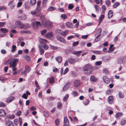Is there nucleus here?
Masks as SVG:
<instances>
[{
	"instance_id": "nucleus-1",
	"label": "nucleus",
	"mask_w": 126,
	"mask_h": 126,
	"mask_svg": "<svg viewBox=\"0 0 126 126\" xmlns=\"http://www.w3.org/2000/svg\"><path fill=\"white\" fill-rule=\"evenodd\" d=\"M39 11H39H37L36 8L35 9V11H33L31 12V13L32 15L37 16H40V20L42 21L43 24L44 25L46 24L47 23L46 19L45 17V16L42 15L41 14H37Z\"/></svg>"
},
{
	"instance_id": "nucleus-2",
	"label": "nucleus",
	"mask_w": 126,
	"mask_h": 126,
	"mask_svg": "<svg viewBox=\"0 0 126 126\" xmlns=\"http://www.w3.org/2000/svg\"><path fill=\"white\" fill-rule=\"evenodd\" d=\"M15 25L16 28L21 29H27L30 27V26L29 24H24L22 22L19 20L16 21Z\"/></svg>"
},
{
	"instance_id": "nucleus-3",
	"label": "nucleus",
	"mask_w": 126,
	"mask_h": 126,
	"mask_svg": "<svg viewBox=\"0 0 126 126\" xmlns=\"http://www.w3.org/2000/svg\"><path fill=\"white\" fill-rule=\"evenodd\" d=\"M83 69L84 73L86 75H90L93 70V67L89 64L85 66Z\"/></svg>"
},
{
	"instance_id": "nucleus-4",
	"label": "nucleus",
	"mask_w": 126,
	"mask_h": 126,
	"mask_svg": "<svg viewBox=\"0 0 126 126\" xmlns=\"http://www.w3.org/2000/svg\"><path fill=\"white\" fill-rule=\"evenodd\" d=\"M19 60L18 59H15L13 61L12 64L10 65V67H12V70L13 71H16L17 70V68L16 67V63L18 62Z\"/></svg>"
},
{
	"instance_id": "nucleus-5",
	"label": "nucleus",
	"mask_w": 126,
	"mask_h": 126,
	"mask_svg": "<svg viewBox=\"0 0 126 126\" xmlns=\"http://www.w3.org/2000/svg\"><path fill=\"white\" fill-rule=\"evenodd\" d=\"M19 126H21L22 124V120L21 118H19V119H15L14 120V123L15 125H17L19 124Z\"/></svg>"
},
{
	"instance_id": "nucleus-6",
	"label": "nucleus",
	"mask_w": 126,
	"mask_h": 126,
	"mask_svg": "<svg viewBox=\"0 0 126 126\" xmlns=\"http://www.w3.org/2000/svg\"><path fill=\"white\" fill-rule=\"evenodd\" d=\"M41 25V24L40 22L36 21L35 22V24L32 25V26L34 29H37L38 27Z\"/></svg>"
},
{
	"instance_id": "nucleus-7",
	"label": "nucleus",
	"mask_w": 126,
	"mask_h": 126,
	"mask_svg": "<svg viewBox=\"0 0 126 126\" xmlns=\"http://www.w3.org/2000/svg\"><path fill=\"white\" fill-rule=\"evenodd\" d=\"M70 82H67L63 87V90L64 91L67 90L70 87Z\"/></svg>"
},
{
	"instance_id": "nucleus-8",
	"label": "nucleus",
	"mask_w": 126,
	"mask_h": 126,
	"mask_svg": "<svg viewBox=\"0 0 126 126\" xmlns=\"http://www.w3.org/2000/svg\"><path fill=\"white\" fill-rule=\"evenodd\" d=\"M56 38L58 40L62 43H65L66 42V41L64 39L63 37L61 36L57 35L56 36Z\"/></svg>"
},
{
	"instance_id": "nucleus-9",
	"label": "nucleus",
	"mask_w": 126,
	"mask_h": 126,
	"mask_svg": "<svg viewBox=\"0 0 126 126\" xmlns=\"http://www.w3.org/2000/svg\"><path fill=\"white\" fill-rule=\"evenodd\" d=\"M102 79L104 81L106 84H108L110 83V80L107 76H103L102 77Z\"/></svg>"
},
{
	"instance_id": "nucleus-10",
	"label": "nucleus",
	"mask_w": 126,
	"mask_h": 126,
	"mask_svg": "<svg viewBox=\"0 0 126 126\" xmlns=\"http://www.w3.org/2000/svg\"><path fill=\"white\" fill-rule=\"evenodd\" d=\"M45 37L47 38H51L53 37V33L52 32H49L46 33L45 35Z\"/></svg>"
},
{
	"instance_id": "nucleus-11",
	"label": "nucleus",
	"mask_w": 126,
	"mask_h": 126,
	"mask_svg": "<svg viewBox=\"0 0 126 126\" xmlns=\"http://www.w3.org/2000/svg\"><path fill=\"white\" fill-rule=\"evenodd\" d=\"M64 124L63 126H69V121L66 117H64Z\"/></svg>"
},
{
	"instance_id": "nucleus-12",
	"label": "nucleus",
	"mask_w": 126,
	"mask_h": 126,
	"mask_svg": "<svg viewBox=\"0 0 126 126\" xmlns=\"http://www.w3.org/2000/svg\"><path fill=\"white\" fill-rule=\"evenodd\" d=\"M80 83V81L78 80H75L74 82V86L75 87H77L79 86Z\"/></svg>"
},
{
	"instance_id": "nucleus-13",
	"label": "nucleus",
	"mask_w": 126,
	"mask_h": 126,
	"mask_svg": "<svg viewBox=\"0 0 126 126\" xmlns=\"http://www.w3.org/2000/svg\"><path fill=\"white\" fill-rule=\"evenodd\" d=\"M40 42L41 44H45L47 42V41L44 39L40 38L39 39Z\"/></svg>"
},
{
	"instance_id": "nucleus-14",
	"label": "nucleus",
	"mask_w": 126,
	"mask_h": 126,
	"mask_svg": "<svg viewBox=\"0 0 126 126\" xmlns=\"http://www.w3.org/2000/svg\"><path fill=\"white\" fill-rule=\"evenodd\" d=\"M113 98L112 96H110L108 98V101L109 104H111L113 102Z\"/></svg>"
},
{
	"instance_id": "nucleus-15",
	"label": "nucleus",
	"mask_w": 126,
	"mask_h": 126,
	"mask_svg": "<svg viewBox=\"0 0 126 126\" xmlns=\"http://www.w3.org/2000/svg\"><path fill=\"white\" fill-rule=\"evenodd\" d=\"M102 32V29L101 28H99L95 34V36H100L101 35V33Z\"/></svg>"
},
{
	"instance_id": "nucleus-16",
	"label": "nucleus",
	"mask_w": 126,
	"mask_h": 126,
	"mask_svg": "<svg viewBox=\"0 0 126 126\" xmlns=\"http://www.w3.org/2000/svg\"><path fill=\"white\" fill-rule=\"evenodd\" d=\"M15 3L13 2V1H12L10 2L8 4V5L10 6V7L11 9H13L15 6Z\"/></svg>"
},
{
	"instance_id": "nucleus-17",
	"label": "nucleus",
	"mask_w": 126,
	"mask_h": 126,
	"mask_svg": "<svg viewBox=\"0 0 126 126\" xmlns=\"http://www.w3.org/2000/svg\"><path fill=\"white\" fill-rule=\"evenodd\" d=\"M6 114V113L5 110H0V116H4Z\"/></svg>"
},
{
	"instance_id": "nucleus-18",
	"label": "nucleus",
	"mask_w": 126,
	"mask_h": 126,
	"mask_svg": "<svg viewBox=\"0 0 126 126\" xmlns=\"http://www.w3.org/2000/svg\"><path fill=\"white\" fill-rule=\"evenodd\" d=\"M12 59H10L7 60L6 61V62L4 63V64L5 65L8 64H9L10 66V65L11 64H12Z\"/></svg>"
},
{
	"instance_id": "nucleus-19",
	"label": "nucleus",
	"mask_w": 126,
	"mask_h": 126,
	"mask_svg": "<svg viewBox=\"0 0 126 126\" xmlns=\"http://www.w3.org/2000/svg\"><path fill=\"white\" fill-rule=\"evenodd\" d=\"M90 80L94 82H95L97 80V79L93 75L90 78Z\"/></svg>"
},
{
	"instance_id": "nucleus-20",
	"label": "nucleus",
	"mask_w": 126,
	"mask_h": 126,
	"mask_svg": "<svg viewBox=\"0 0 126 126\" xmlns=\"http://www.w3.org/2000/svg\"><path fill=\"white\" fill-rule=\"evenodd\" d=\"M14 98L13 96H11L8 97L6 99V102H7L10 103L11 102Z\"/></svg>"
},
{
	"instance_id": "nucleus-21",
	"label": "nucleus",
	"mask_w": 126,
	"mask_h": 126,
	"mask_svg": "<svg viewBox=\"0 0 126 126\" xmlns=\"http://www.w3.org/2000/svg\"><path fill=\"white\" fill-rule=\"evenodd\" d=\"M68 60L69 63L70 64L75 63L76 62L74 59L72 58L68 59Z\"/></svg>"
},
{
	"instance_id": "nucleus-22",
	"label": "nucleus",
	"mask_w": 126,
	"mask_h": 126,
	"mask_svg": "<svg viewBox=\"0 0 126 126\" xmlns=\"http://www.w3.org/2000/svg\"><path fill=\"white\" fill-rule=\"evenodd\" d=\"M68 31L66 30H65L64 31H62L61 35L63 36H65L68 34Z\"/></svg>"
},
{
	"instance_id": "nucleus-23",
	"label": "nucleus",
	"mask_w": 126,
	"mask_h": 126,
	"mask_svg": "<svg viewBox=\"0 0 126 126\" xmlns=\"http://www.w3.org/2000/svg\"><path fill=\"white\" fill-rule=\"evenodd\" d=\"M55 81L53 77L52 76L49 78V82L50 84H53Z\"/></svg>"
},
{
	"instance_id": "nucleus-24",
	"label": "nucleus",
	"mask_w": 126,
	"mask_h": 126,
	"mask_svg": "<svg viewBox=\"0 0 126 126\" xmlns=\"http://www.w3.org/2000/svg\"><path fill=\"white\" fill-rule=\"evenodd\" d=\"M41 1L40 0L38 1L37 3V6L36 7V10L37 11H39V10L40 8V7L39 6L41 5Z\"/></svg>"
},
{
	"instance_id": "nucleus-25",
	"label": "nucleus",
	"mask_w": 126,
	"mask_h": 126,
	"mask_svg": "<svg viewBox=\"0 0 126 126\" xmlns=\"http://www.w3.org/2000/svg\"><path fill=\"white\" fill-rule=\"evenodd\" d=\"M47 2V0H43L42 3L43 7H45L46 6Z\"/></svg>"
},
{
	"instance_id": "nucleus-26",
	"label": "nucleus",
	"mask_w": 126,
	"mask_h": 126,
	"mask_svg": "<svg viewBox=\"0 0 126 126\" xmlns=\"http://www.w3.org/2000/svg\"><path fill=\"white\" fill-rule=\"evenodd\" d=\"M123 57H121L119 58L117 62L118 63L120 64L123 63Z\"/></svg>"
},
{
	"instance_id": "nucleus-27",
	"label": "nucleus",
	"mask_w": 126,
	"mask_h": 126,
	"mask_svg": "<svg viewBox=\"0 0 126 126\" xmlns=\"http://www.w3.org/2000/svg\"><path fill=\"white\" fill-rule=\"evenodd\" d=\"M104 15H102L100 16L99 17V24H100V23H101V21L104 18Z\"/></svg>"
},
{
	"instance_id": "nucleus-28",
	"label": "nucleus",
	"mask_w": 126,
	"mask_h": 126,
	"mask_svg": "<svg viewBox=\"0 0 126 126\" xmlns=\"http://www.w3.org/2000/svg\"><path fill=\"white\" fill-rule=\"evenodd\" d=\"M56 61L59 63H61L62 61V58L60 56H59L56 58Z\"/></svg>"
},
{
	"instance_id": "nucleus-29",
	"label": "nucleus",
	"mask_w": 126,
	"mask_h": 126,
	"mask_svg": "<svg viewBox=\"0 0 126 126\" xmlns=\"http://www.w3.org/2000/svg\"><path fill=\"white\" fill-rule=\"evenodd\" d=\"M113 16L112 12L111 10H110L109 11L108 14V17L109 18H110L112 17Z\"/></svg>"
},
{
	"instance_id": "nucleus-30",
	"label": "nucleus",
	"mask_w": 126,
	"mask_h": 126,
	"mask_svg": "<svg viewBox=\"0 0 126 126\" xmlns=\"http://www.w3.org/2000/svg\"><path fill=\"white\" fill-rule=\"evenodd\" d=\"M39 50L40 53V54L41 55H43L44 54V51L42 48L40 46L39 47Z\"/></svg>"
},
{
	"instance_id": "nucleus-31",
	"label": "nucleus",
	"mask_w": 126,
	"mask_h": 126,
	"mask_svg": "<svg viewBox=\"0 0 126 126\" xmlns=\"http://www.w3.org/2000/svg\"><path fill=\"white\" fill-rule=\"evenodd\" d=\"M123 115V114L121 113L118 112L115 115V117L116 118H118Z\"/></svg>"
},
{
	"instance_id": "nucleus-32",
	"label": "nucleus",
	"mask_w": 126,
	"mask_h": 126,
	"mask_svg": "<svg viewBox=\"0 0 126 126\" xmlns=\"http://www.w3.org/2000/svg\"><path fill=\"white\" fill-rule=\"evenodd\" d=\"M66 26L68 28H70L72 27V24L69 22H67L65 23Z\"/></svg>"
},
{
	"instance_id": "nucleus-33",
	"label": "nucleus",
	"mask_w": 126,
	"mask_h": 126,
	"mask_svg": "<svg viewBox=\"0 0 126 126\" xmlns=\"http://www.w3.org/2000/svg\"><path fill=\"white\" fill-rule=\"evenodd\" d=\"M7 126H14L13 122L10 121H8L7 123Z\"/></svg>"
},
{
	"instance_id": "nucleus-34",
	"label": "nucleus",
	"mask_w": 126,
	"mask_h": 126,
	"mask_svg": "<svg viewBox=\"0 0 126 126\" xmlns=\"http://www.w3.org/2000/svg\"><path fill=\"white\" fill-rule=\"evenodd\" d=\"M0 30L2 32L4 33H6L8 32V30L6 28H1Z\"/></svg>"
},
{
	"instance_id": "nucleus-35",
	"label": "nucleus",
	"mask_w": 126,
	"mask_h": 126,
	"mask_svg": "<svg viewBox=\"0 0 126 126\" xmlns=\"http://www.w3.org/2000/svg\"><path fill=\"white\" fill-rule=\"evenodd\" d=\"M62 31L61 30L57 29L55 30V32L58 35L59 34H60L61 35Z\"/></svg>"
},
{
	"instance_id": "nucleus-36",
	"label": "nucleus",
	"mask_w": 126,
	"mask_h": 126,
	"mask_svg": "<svg viewBox=\"0 0 126 126\" xmlns=\"http://www.w3.org/2000/svg\"><path fill=\"white\" fill-rule=\"evenodd\" d=\"M61 18L64 19H66L67 18V16L65 14H62L60 16Z\"/></svg>"
},
{
	"instance_id": "nucleus-37",
	"label": "nucleus",
	"mask_w": 126,
	"mask_h": 126,
	"mask_svg": "<svg viewBox=\"0 0 126 126\" xmlns=\"http://www.w3.org/2000/svg\"><path fill=\"white\" fill-rule=\"evenodd\" d=\"M89 102V100L86 99L84 100L83 101V104L85 105H87L88 104Z\"/></svg>"
},
{
	"instance_id": "nucleus-38",
	"label": "nucleus",
	"mask_w": 126,
	"mask_h": 126,
	"mask_svg": "<svg viewBox=\"0 0 126 126\" xmlns=\"http://www.w3.org/2000/svg\"><path fill=\"white\" fill-rule=\"evenodd\" d=\"M82 52V51H74L72 52V53L74 54H78L81 53Z\"/></svg>"
},
{
	"instance_id": "nucleus-39",
	"label": "nucleus",
	"mask_w": 126,
	"mask_h": 126,
	"mask_svg": "<svg viewBox=\"0 0 126 126\" xmlns=\"http://www.w3.org/2000/svg\"><path fill=\"white\" fill-rule=\"evenodd\" d=\"M25 71H27V73H28L31 70V68L29 66H26L25 67Z\"/></svg>"
},
{
	"instance_id": "nucleus-40",
	"label": "nucleus",
	"mask_w": 126,
	"mask_h": 126,
	"mask_svg": "<svg viewBox=\"0 0 126 126\" xmlns=\"http://www.w3.org/2000/svg\"><path fill=\"white\" fill-rule=\"evenodd\" d=\"M36 0H31L30 3L32 5H34L36 3Z\"/></svg>"
},
{
	"instance_id": "nucleus-41",
	"label": "nucleus",
	"mask_w": 126,
	"mask_h": 126,
	"mask_svg": "<svg viewBox=\"0 0 126 126\" xmlns=\"http://www.w3.org/2000/svg\"><path fill=\"white\" fill-rule=\"evenodd\" d=\"M12 49L11 50V51L12 52H14L16 50V46L14 45L12 47Z\"/></svg>"
},
{
	"instance_id": "nucleus-42",
	"label": "nucleus",
	"mask_w": 126,
	"mask_h": 126,
	"mask_svg": "<svg viewBox=\"0 0 126 126\" xmlns=\"http://www.w3.org/2000/svg\"><path fill=\"white\" fill-rule=\"evenodd\" d=\"M21 34H24L25 33H28L30 32V31L28 30L22 31L20 32Z\"/></svg>"
},
{
	"instance_id": "nucleus-43",
	"label": "nucleus",
	"mask_w": 126,
	"mask_h": 126,
	"mask_svg": "<svg viewBox=\"0 0 126 126\" xmlns=\"http://www.w3.org/2000/svg\"><path fill=\"white\" fill-rule=\"evenodd\" d=\"M120 5L119 3L118 2L115 3L113 5V7L114 8H116L118 6H119Z\"/></svg>"
},
{
	"instance_id": "nucleus-44",
	"label": "nucleus",
	"mask_w": 126,
	"mask_h": 126,
	"mask_svg": "<svg viewBox=\"0 0 126 126\" xmlns=\"http://www.w3.org/2000/svg\"><path fill=\"white\" fill-rule=\"evenodd\" d=\"M62 105V104L61 102H59L57 104V108L59 109L61 108Z\"/></svg>"
},
{
	"instance_id": "nucleus-45",
	"label": "nucleus",
	"mask_w": 126,
	"mask_h": 126,
	"mask_svg": "<svg viewBox=\"0 0 126 126\" xmlns=\"http://www.w3.org/2000/svg\"><path fill=\"white\" fill-rule=\"evenodd\" d=\"M102 72L105 74H109V72L107 69H104L102 70Z\"/></svg>"
},
{
	"instance_id": "nucleus-46",
	"label": "nucleus",
	"mask_w": 126,
	"mask_h": 126,
	"mask_svg": "<svg viewBox=\"0 0 126 126\" xmlns=\"http://www.w3.org/2000/svg\"><path fill=\"white\" fill-rule=\"evenodd\" d=\"M118 95L119 97L121 98H123L124 97V95L121 92H119Z\"/></svg>"
},
{
	"instance_id": "nucleus-47",
	"label": "nucleus",
	"mask_w": 126,
	"mask_h": 126,
	"mask_svg": "<svg viewBox=\"0 0 126 126\" xmlns=\"http://www.w3.org/2000/svg\"><path fill=\"white\" fill-rule=\"evenodd\" d=\"M24 58L27 61H29L31 59L30 57L28 56L25 55L24 57Z\"/></svg>"
},
{
	"instance_id": "nucleus-48",
	"label": "nucleus",
	"mask_w": 126,
	"mask_h": 126,
	"mask_svg": "<svg viewBox=\"0 0 126 126\" xmlns=\"http://www.w3.org/2000/svg\"><path fill=\"white\" fill-rule=\"evenodd\" d=\"M56 8L54 7H50L47 10L48 11H50L54 10H55Z\"/></svg>"
},
{
	"instance_id": "nucleus-49",
	"label": "nucleus",
	"mask_w": 126,
	"mask_h": 126,
	"mask_svg": "<svg viewBox=\"0 0 126 126\" xmlns=\"http://www.w3.org/2000/svg\"><path fill=\"white\" fill-rule=\"evenodd\" d=\"M55 122L56 125L57 126L59 125L60 122L59 120L58 119H57L55 120Z\"/></svg>"
},
{
	"instance_id": "nucleus-50",
	"label": "nucleus",
	"mask_w": 126,
	"mask_h": 126,
	"mask_svg": "<svg viewBox=\"0 0 126 126\" xmlns=\"http://www.w3.org/2000/svg\"><path fill=\"white\" fill-rule=\"evenodd\" d=\"M92 52L96 54H100L101 52L98 50H93L92 51Z\"/></svg>"
},
{
	"instance_id": "nucleus-51",
	"label": "nucleus",
	"mask_w": 126,
	"mask_h": 126,
	"mask_svg": "<svg viewBox=\"0 0 126 126\" xmlns=\"http://www.w3.org/2000/svg\"><path fill=\"white\" fill-rule=\"evenodd\" d=\"M35 86L37 89H40V87L39 86L37 81H35Z\"/></svg>"
},
{
	"instance_id": "nucleus-52",
	"label": "nucleus",
	"mask_w": 126,
	"mask_h": 126,
	"mask_svg": "<svg viewBox=\"0 0 126 126\" xmlns=\"http://www.w3.org/2000/svg\"><path fill=\"white\" fill-rule=\"evenodd\" d=\"M72 93L73 95L75 96H77L78 94V93L75 91H73Z\"/></svg>"
},
{
	"instance_id": "nucleus-53",
	"label": "nucleus",
	"mask_w": 126,
	"mask_h": 126,
	"mask_svg": "<svg viewBox=\"0 0 126 126\" xmlns=\"http://www.w3.org/2000/svg\"><path fill=\"white\" fill-rule=\"evenodd\" d=\"M21 19L22 20H25L26 18V16L25 14H23L21 17Z\"/></svg>"
},
{
	"instance_id": "nucleus-54",
	"label": "nucleus",
	"mask_w": 126,
	"mask_h": 126,
	"mask_svg": "<svg viewBox=\"0 0 126 126\" xmlns=\"http://www.w3.org/2000/svg\"><path fill=\"white\" fill-rule=\"evenodd\" d=\"M47 31V30H43L42 31H41V34L42 35H43Z\"/></svg>"
},
{
	"instance_id": "nucleus-55",
	"label": "nucleus",
	"mask_w": 126,
	"mask_h": 126,
	"mask_svg": "<svg viewBox=\"0 0 126 126\" xmlns=\"http://www.w3.org/2000/svg\"><path fill=\"white\" fill-rule=\"evenodd\" d=\"M68 97V94H66L65 96L64 97V98L63 99V100L64 101H66Z\"/></svg>"
},
{
	"instance_id": "nucleus-56",
	"label": "nucleus",
	"mask_w": 126,
	"mask_h": 126,
	"mask_svg": "<svg viewBox=\"0 0 126 126\" xmlns=\"http://www.w3.org/2000/svg\"><path fill=\"white\" fill-rule=\"evenodd\" d=\"M68 7L70 9H72L73 8V5L72 4H70L69 5Z\"/></svg>"
},
{
	"instance_id": "nucleus-57",
	"label": "nucleus",
	"mask_w": 126,
	"mask_h": 126,
	"mask_svg": "<svg viewBox=\"0 0 126 126\" xmlns=\"http://www.w3.org/2000/svg\"><path fill=\"white\" fill-rule=\"evenodd\" d=\"M102 62L101 61L96 62L95 63V64L96 65H99L101 64Z\"/></svg>"
},
{
	"instance_id": "nucleus-58",
	"label": "nucleus",
	"mask_w": 126,
	"mask_h": 126,
	"mask_svg": "<svg viewBox=\"0 0 126 126\" xmlns=\"http://www.w3.org/2000/svg\"><path fill=\"white\" fill-rule=\"evenodd\" d=\"M102 13H104L106 9L105 6L104 5H103L102 6Z\"/></svg>"
},
{
	"instance_id": "nucleus-59",
	"label": "nucleus",
	"mask_w": 126,
	"mask_h": 126,
	"mask_svg": "<svg viewBox=\"0 0 126 126\" xmlns=\"http://www.w3.org/2000/svg\"><path fill=\"white\" fill-rule=\"evenodd\" d=\"M22 3L20 1L18 2L17 4V7H19L21 6V5Z\"/></svg>"
},
{
	"instance_id": "nucleus-60",
	"label": "nucleus",
	"mask_w": 126,
	"mask_h": 126,
	"mask_svg": "<svg viewBox=\"0 0 126 126\" xmlns=\"http://www.w3.org/2000/svg\"><path fill=\"white\" fill-rule=\"evenodd\" d=\"M81 79L84 81H87L88 80V78L85 76H83L81 78Z\"/></svg>"
},
{
	"instance_id": "nucleus-61",
	"label": "nucleus",
	"mask_w": 126,
	"mask_h": 126,
	"mask_svg": "<svg viewBox=\"0 0 126 126\" xmlns=\"http://www.w3.org/2000/svg\"><path fill=\"white\" fill-rule=\"evenodd\" d=\"M126 121L125 120H122L120 122L121 125H124L126 123Z\"/></svg>"
},
{
	"instance_id": "nucleus-62",
	"label": "nucleus",
	"mask_w": 126,
	"mask_h": 126,
	"mask_svg": "<svg viewBox=\"0 0 126 126\" xmlns=\"http://www.w3.org/2000/svg\"><path fill=\"white\" fill-rule=\"evenodd\" d=\"M30 7V5L29 4H26L25 5V7L26 9H29Z\"/></svg>"
},
{
	"instance_id": "nucleus-63",
	"label": "nucleus",
	"mask_w": 126,
	"mask_h": 126,
	"mask_svg": "<svg viewBox=\"0 0 126 126\" xmlns=\"http://www.w3.org/2000/svg\"><path fill=\"white\" fill-rule=\"evenodd\" d=\"M94 7L96 10L98 11L99 10V8L98 6L97 5H95L94 6Z\"/></svg>"
},
{
	"instance_id": "nucleus-64",
	"label": "nucleus",
	"mask_w": 126,
	"mask_h": 126,
	"mask_svg": "<svg viewBox=\"0 0 126 126\" xmlns=\"http://www.w3.org/2000/svg\"><path fill=\"white\" fill-rule=\"evenodd\" d=\"M65 53L66 54H69L71 52L70 49H67L65 51Z\"/></svg>"
}]
</instances>
